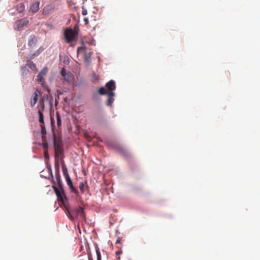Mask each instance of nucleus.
<instances>
[{"mask_svg": "<svg viewBox=\"0 0 260 260\" xmlns=\"http://www.w3.org/2000/svg\"><path fill=\"white\" fill-rule=\"evenodd\" d=\"M38 99V91H36L32 95V98L30 100V104L32 107H34L37 103Z\"/></svg>", "mask_w": 260, "mask_h": 260, "instance_id": "obj_10", "label": "nucleus"}, {"mask_svg": "<svg viewBox=\"0 0 260 260\" xmlns=\"http://www.w3.org/2000/svg\"><path fill=\"white\" fill-rule=\"evenodd\" d=\"M40 104L41 105L42 110L43 111L44 109V107H45L44 101H40Z\"/></svg>", "mask_w": 260, "mask_h": 260, "instance_id": "obj_31", "label": "nucleus"}, {"mask_svg": "<svg viewBox=\"0 0 260 260\" xmlns=\"http://www.w3.org/2000/svg\"><path fill=\"white\" fill-rule=\"evenodd\" d=\"M74 211L77 215L80 216V217H81L83 218H85V213L84 212V209L82 207H80L77 208L75 209Z\"/></svg>", "mask_w": 260, "mask_h": 260, "instance_id": "obj_8", "label": "nucleus"}, {"mask_svg": "<svg viewBox=\"0 0 260 260\" xmlns=\"http://www.w3.org/2000/svg\"><path fill=\"white\" fill-rule=\"evenodd\" d=\"M67 216L72 221L74 220V217L73 216L70 211L68 209V213H67Z\"/></svg>", "mask_w": 260, "mask_h": 260, "instance_id": "obj_26", "label": "nucleus"}, {"mask_svg": "<svg viewBox=\"0 0 260 260\" xmlns=\"http://www.w3.org/2000/svg\"><path fill=\"white\" fill-rule=\"evenodd\" d=\"M44 153H45V158H47V157H49L48 156V154L47 151H45Z\"/></svg>", "mask_w": 260, "mask_h": 260, "instance_id": "obj_33", "label": "nucleus"}, {"mask_svg": "<svg viewBox=\"0 0 260 260\" xmlns=\"http://www.w3.org/2000/svg\"><path fill=\"white\" fill-rule=\"evenodd\" d=\"M95 251L97 255V260H101V255L99 249L96 248Z\"/></svg>", "mask_w": 260, "mask_h": 260, "instance_id": "obj_24", "label": "nucleus"}, {"mask_svg": "<svg viewBox=\"0 0 260 260\" xmlns=\"http://www.w3.org/2000/svg\"><path fill=\"white\" fill-rule=\"evenodd\" d=\"M38 114H39V122L41 124H44V116H43V114L42 112L39 110L38 111Z\"/></svg>", "mask_w": 260, "mask_h": 260, "instance_id": "obj_16", "label": "nucleus"}, {"mask_svg": "<svg viewBox=\"0 0 260 260\" xmlns=\"http://www.w3.org/2000/svg\"><path fill=\"white\" fill-rule=\"evenodd\" d=\"M83 20L85 25H87L88 24V19L87 18H84Z\"/></svg>", "mask_w": 260, "mask_h": 260, "instance_id": "obj_32", "label": "nucleus"}, {"mask_svg": "<svg viewBox=\"0 0 260 260\" xmlns=\"http://www.w3.org/2000/svg\"><path fill=\"white\" fill-rule=\"evenodd\" d=\"M16 9L18 13H21L25 10V6L23 4L20 3L17 5Z\"/></svg>", "mask_w": 260, "mask_h": 260, "instance_id": "obj_15", "label": "nucleus"}, {"mask_svg": "<svg viewBox=\"0 0 260 260\" xmlns=\"http://www.w3.org/2000/svg\"><path fill=\"white\" fill-rule=\"evenodd\" d=\"M60 74L67 82H70L72 81L73 76L72 73L70 72H66L64 68L61 69Z\"/></svg>", "mask_w": 260, "mask_h": 260, "instance_id": "obj_7", "label": "nucleus"}, {"mask_svg": "<svg viewBox=\"0 0 260 260\" xmlns=\"http://www.w3.org/2000/svg\"><path fill=\"white\" fill-rule=\"evenodd\" d=\"M48 72V68L47 67L44 68L39 73V76H45Z\"/></svg>", "mask_w": 260, "mask_h": 260, "instance_id": "obj_18", "label": "nucleus"}, {"mask_svg": "<svg viewBox=\"0 0 260 260\" xmlns=\"http://www.w3.org/2000/svg\"><path fill=\"white\" fill-rule=\"evenodd\" d=\"M55 8V5L53 3L49 4L44 7L42 10L43 15H47L52 13Z\"/></svg>", "mask_w": 260, "mask_h": 260, "instance_id": "obj_6", "label": "nucleus"}, {"mask_svg": "<svg viewBox=\"0 0 260 260\" xmlns=\"http://www.w3.org/2000/svg\"><path fill=\"white\" fill-rule=\"evenodd\" d=\"M99 93L101 95H105L107 94V91L104 87H102L99 89Z\"/></svg>", "mask_w": 260, "mask_h": 260, "instance_id": "obj_21", "label": "nucleus"}, {"mask_svg": "<svg viewBox=\"0 0 260 260\" xmlns=\"http://www.w3.org/2000/svg\"><path fill=\"white\" fill-rule=\"evenodd\" d=\"M39 54V53H35L32 54H31L29 56V57H27V58H29L31 60V59L34 58L35 56H37Z\"/></svg>", "mask_w": 260, "mask_h": 260, "instance_id": "obj_28", "label": "nucleus"}, {"mask_svg": "<svg viewBox=\"0 0 260 260\" xmlns=\"http://www.w3.org/2000/svg\"><path fill=\"white\" fill-rule=\"evenodd\" d=\"M113 100L112 99H109L108 98V100H107V105H110L113 103Z\"/></svg>", "mask_w": 260, "mask_h": 260, "instance_id": "obj_30", "label": "nucleus"}, {"mask_svg": "<svg viewBox=\"0 0 260 260\" xmlns=\"http://www.w3.org/2000/svg\"><path fill=\"white\" fill-rule=\"evenodd\" d=\"M88 260H93L92 258L91 257V256H88Z\"/></svg>", "mask_w": 260, "mask_h": 260, "instance_id": "obj_35", "label": "nucleus"}, {"mask_svg": "<svg viewBox=\"0 0 260 260\" xmlns=\"http://www.w3.org/2000/svg\"><path fill=\"white\" fill-rule=\"evenodd\" d=\"M40 126L41 128V134L42 135V139H43L44 137H45V135L46 134V131L44 124L41 123Z\"/></svg>", "mask_w": 260, "mask_h": 260, "instance_id": "obj_17", "label": "nucleus"}, {"mask_svg": "<svg viewBox=\"0 0 260 260\" xmlns=\"http://www.w3.org/2000/svg\"><path fill=\"white\" fill-rule=\"evenodd\" d=\"M64 36L67 42L70 43L75 39L76 34L72 29H67L64 32Z\"/></svg>", "mask_w": 260, "mask_h": 260, "instance_id": "obj_3", "label": "nucleus"}, {"mask_svg": "<svg viewBox=\"0 0 260 260\" xmlns=\"http://www.w3.org/2000/svg\"><path fill=\"white\" fill-rule=\"evenodd\" d=\"M85 183H86V182H80V184H79V188L81 190V191L82 192V193H84L85 192Z\"/></svg>", "mask_w": 260, "mask_h": 260, "instance_id": "obj_20", "label": "nucleus"}, {"mask_svg": "<svg viewBox=\"0 0 260 260\" xmlns=\"http://www.w3.org/2000/svg\"><path fill=\"white\" fill-rule=\"evenodd\" d=\"M37 42V38L34 35L31 36L30 37V39L28 43V45L29 47H33L36 45Z\"/></svg>", "mask_w": 260, "mask_h": 260, "instance_id": "obj_13", "label": "nucleus"}, {"mask_svg": "<svg viewBox=\"0 0 260 260\" xmlns=\"http://www.w3.org/2000/svg\"><path fill=\"white\" fill-rule=\"evenodd\" d=\"M57 147H59V148L61 147L60 145L59 140L57 141L56 137H54V149H56Z\"/></svg>", "mask_w": 260, "mask_h": 260, "instance_id": "obj_19", "label": "nucleus"}, {"mask_svg": "<svg viewBox=\"0 0 260 260\" xmlns=\"http://www.w3.org/2000/svg\"><path fill=\"white\" fill-rule=\"evenodd\" d=\"M26 66L32 70H37V67L35 63L33 62L31 60H28L27 61Z\"/></svg>", "mask_w": 260, "mask_h": 260, "instance_id": "obj_14", "label": "nucleus"}, {"mask_svg": "<svg viewBox=\"0 0 260 260\" xmlns=\"http://www.w3.org/2000/svg\"><path fill=\"white\" fill-rule=\"evenodd\" d=\"M82 52L84 53V61L86 62V63H88L90 61V56L89 54H88L86 52V47H85V45L84 44V43H83V45L82 46L79 47L77 49V53L78 54H79V53H82Z\"/></svg>", "mask_w": 260, "mask_h": 260, "instance_id": "obj_4", "label": "nucleus"}, {"mask_svg": "<svg viewBox=\"0 0 260 260\" xmlns=\"http://www.w3.org/2000/svg\"><path fill=\"white\" fill-rule=\"evenodd\" d=\"M55 151V162L57 161L58 162V161L57 160V159H59V157L61 156L62 154V150L60 148L56 147V149H54Z\"/></svg>", "mask_w": 260, "mask_h": 260, "instance_id": "obj_12", "label": "nucleus"}, {"mask_svg": "<svg viewBox=\"0 0 260 260\" xmlns=\"http://www.w3.org/2000/svg\"><path fill=\"white\" fill-rule=\"evenodd\" d=\"M67 183L68 185L69 186L70 190L72 192H74L77 196H79V192L77 189L74 186L72 180L70 178V177L69 174L66 175V177H65Z\"/></svg>", "mask_w": 260, "mask_h": 260, "instance_id": "obj_5", "label": "nucleus"}, {"mask_svg": "<svg viewBox=\"0 0 260 260\" xmlns=\"http://www.w3.org/2000/svg\"><path fill=\"white\" fill-rule=\"evenodd\" d=\"M43 79H44V76H39V74L37 76V81H39V82H42L43 81Z\"/></svg>", "mask_w": 260, "mask_h": 260, "instance_id": "obj_29", "label": "nucleus"}, {"mask_svg": "<svg viewBox=\"0 0 260 260\" xmlns=\"http://www.w3.org/2000/svg\"><path fill=\"white\" fill-rule=\"evenodd\" d=\"M28 22V19L26 18L20 19L15 22V28L18 30H21L24 26L27 25Z\"/></svg>", "mask_w": 260, "mask_h": 260, "instance_id": "obj_2", "label": "nucleus"}, {"mask_svg": "<svg viewBox=\"0 0 260 260\" xmlns=\"http://www.w3.org/2000/svg\"><path fill=\"white\" fill-rule=\"evenodd\" d=\"M62 172H63V175H64L65 177H66V175L67 174H69L68 173L67 169L65 167H63V168H62Z\"/></svg>", "mask_w": 260, "mask_h": 260, "instance_id": "obj_27", "label": "nucleus"}, {"mask_svg": "<svg viewBox=\"0 0 260 260\" xmlns=\"http://www.w3.org/2000/svg\"><path fill=\"white\" fill-rule=\"evenodd\" d=\"M106 94L108 95V98H109V99H112L113 97L115 95V94L113 92V91H107V93Z\"/></svg>", "mask_w": 260, "mask_h": 260, "instance_id": "obj_25", "label": "nucleus"}, {"mask_svg": "<svg viewBox=\"0 0 260 260\" xmlns=\"http://www.w3.org/2000/svg\"><path fill=\"white\" fill-rule=\"evenodd\" d=\"M40 3L36 2L32 4L30 7V11L35 13L39 10Z\"/></svg>", "mask_w": 260, "mask_h": 260, "instance_id": "obj_9", "label": "nucleus"}, {"mask_svg": "<svg viewBox=\"0 0 260 260\" xmlns=\"http://www.w3.org/2000/svg\"><path fill=\"white\" fill-rule=\"evenodd\" d=\"M87 0H83V4L84 5V3L85 1H87Z\"/></svg>", "mask_w": 260, "mask_h": 260, "instance_id": "obj_36", "label": "nucleus"}, {"mask_svg": "<svg viewBox=\"0 0 260 260\" xmlns=\"http://www.w3.org/2000/svg\"><path fill=\"white\" fill-rule=\"evenodd\" d=\"M47 146H48L47 143H44V147H47Z\"/></svg>", "mask_w": 260, "mask_h": 260, "instance_id": "obj_34", "label": "nucleus"}, {"mask_svg": "<svg viewBox=\"0 0 260 260\" xmlns=\"http://www.w3.org/2000/svg\"><path fill=\"white\" fill-rule=\"evenodd\" d=\"M56 120L57 126H60L61 124V119L60 116H59L58 113H56Z\"/></svg>", "mask_w": 260, "mask_h": 260, "instance_id": "obj_22", "label": "nucleus"}, {"mask_svg": "<svg viewBox=\"0 0 260 260\" xmlns=\"http://www.w3.org/2000/svg\"><path fill=\"white\" fill-rule=\"evenodd\" d=\"M55 178L59 188L55 186H53L54 190L58 198L60 200H63V197L64 196L63 186L61 183V180L59 174V162H55Z\"/></svg>", "mask_w": 260, "mask_h": 260, "instance_id": "obj_1", "label": "nucleus"}, {"mask_svg": "<svg viewBox=\"0 0 260 260\" xmlns=\"http://www.w3.org/2000/svg\"><path fill=\"white\" fill-rule=\"evenodd\" d=\"M82 14L83 15H87V10L86 9V7L85 5H83L82 6Z\"/></svg>", "mask_w": 260, "mask_h": 260, "instance_id": "obj_23", "label": "nucleus"}, {"mask_svg": "<svg viewBox=\"0 0 260 260\" xmlns=\"http://www.w3.org/2000/svg\"><path fill=\"white\" fill-rule=\"evenodd\" d=\"M106 87L109 90V91H113L115 90L116 88L115 82L113 80H110L109 82L107 83Z\"/></svg>", "mask_w": 260, "mask_h": 260, "instance_id": "obj_11", "label": "nucleus"}, {"mask_svg": "<svg viewBox=\"0 0 260 260\" xmlns=\"http://www.w3.org/2000/svg\"><path fill=\"white\" fill-rule=\"evenodd\" d=\"M120 242V240H117V241H116V243H119Z\"/></svg>", "mask_w": 260, "mask_h": 260, "instance_id": "obj_37", "label": "nucleus"}]
</instances>
